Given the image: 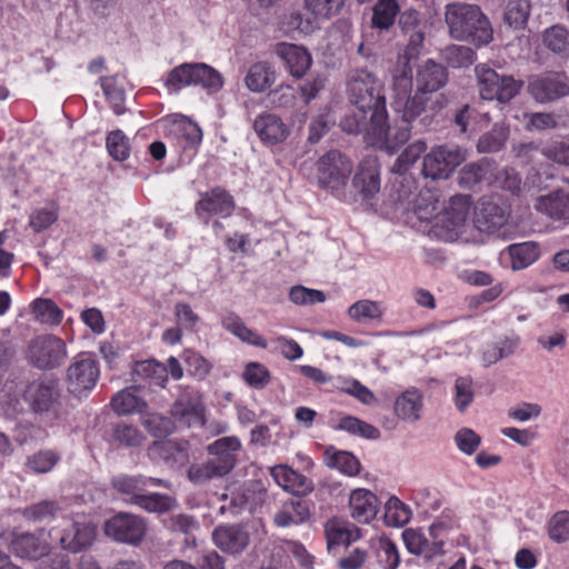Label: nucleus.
<instances>
[{"mask_svg":"<svg viewBox=\"0 0 569 569\" xmlns=\"http://www.w3.org/2000/svg\"><path fill=\"white\" fill-rule=\"evenodd\" d=\"M391 77L390 106L406 123L395 136V140L402 143L409 139V124L427 110L429 97L418 89L412 94V69L407 60L397 62Z\"/></svg>","mask_w":569,"mask_h":569,"instance_id":"obj_1","label":"nucleus"},{"mask_svg":"<svg viewBox=\"0 0 569 569\" xmlns=\"http://www.w3.org/2000/svg\"><path fill=\"white\" fill-rule=\"evenodd\" d=\"M348 94L352 106L371 111L373 132L383 136L388 116L379 79L368 70H355L349 76Z\"/></svg>","mask_w":569,"mask_h":569,"instance_id":"obj_2","label":"nucleus"},{"mask_svg":"<svg viewBox=\"0 0 569 569\" xmlns=\"http://www.w3.org/2000/svg\"><path fill=\"white\" fill-rule=\"evenodd\" d=\"M445 21L450 36L456 40H471L487 44L492 40L489 19L476 4L455 2L446 6Z\"/></svg>","mask_w":569,"mask_h":569,"instance_id":"obj_3","label":"nucleus"},{"mask_svg":"<svg viewBox=\"0 0 569 569\" xmlns=\"http://www.w3.org/2000/svg\"><path fill=\"white\" fill-rule=\"evenodd\" d=\"M475 226L479 232L497 238L547 233L546 220L525 218L523 216H475Z\"/></svg>","mask_w":569,"mask_h":569,"instance_id":"obj_4","label":"nucleus"},{"mask_svg":"<svg viewBox=\"0 0 569 569\" xmlns=\"http://www.w3.org/2000/svg\"><path fill=\"white\" fill-rule=\"evenodd\" d=\"M475 76L480 98L488 101L496 100L501 104L516 98L523 86L522 80L511 74H500L487 63L477 64Z\"/></svg>","mask_w":569,"mask_h":569,"instance_id":"obj_5","label":"nucleus"},{"mask_svg":"<svg viewBox=\"0 0 569 569\" xmlns=\"http://www.w3.org/2000/svg\"><path fill=\"white\" fill-rule=\"evenodd\" d=\"M475 216H409L406 223L431 239L453 241L466 232L469 223L475 226Z\"/></svg>","mask_w":569,"mask_h":569,"instance_id":"obj_6","label":"nucleus"},{"mask_svg":"<svg viewBox=\"0 0 569 569\" xmlns=\"http://www.w3.org/2000/svg\"><path fill=\"white\" fill-rule=\"evenodd\" d=\"M467 159V150L457 144L431 148L422 158L421 173L432 180L448 179Z\"/></svg>","mask_w":569,"mask_h":569,"instance_id":"obj_7","label":"nucleus"},{"mask_svg":"<svg viewBox=\"0 0 569 569\" xmlns=\"http://www.w3.org/2000/svg\"><path fill=\"white\" fill-rule=\"evenodd\" d=\"M62 528L52 532L58 535L60 547L69 552L78 553L90 548L97 538V527L84 516L62 517Z\"/></svg>","mask_w":569,"mask_h":569,"instance_id":"obj_8","label":"nucleus"},{"mask_svg":"<svg viewBox=\"0 0 569 569\" xmlns=\"http://www.w3.org/2000/svg\"><path fill=\"white\" fill-rule=\"evenodd\" d=\"M352 162L337 150H331L317 161V179L320 187L339 192L348 182Z\"/></svg>","mask_w":569,"mask_h":569,"instance_id":"obj_9","label":"nucleus"},{"mask_svg":"<svg viewBox=\"0 0 569 569\" xmlns=\"http://www.w3.org/2000/svg\"><path fill=\"white\" fill-rule=\"evenodd\" d=\"M100 376L97 360L87 353H81L67 370V388L70 393L81 397L91 391Z\"/></svg>","mask_w":569,"mask_h":569,"instance_id":"obj_10","label":"nucleus"},{"mask_svg":"<svg viewBox=\"0 0 569 569\" xmlns=\"http://www.w3.org/2000/svg\"><path fill=\"white\" fill-rule=\"evenodd\" d=\"M174 421L188 428L206 423V406L202 395L192 388H184L171 408Z\"/></svg>","mask_w":569,"mask_h":569,"instance_id":"obj_11","label":"nucleus"},{"mask_svg":"<svg viewBox=\"0 0 569 569\" xmlns=\"http://www.w3.org/2000/svg\"><path fill=\"white\" fill-rule=\"evenodd\" d=\"M0 539L4 541L11 552L21 558L37 560L50 551V543L44 539V531L34 533L2 531Z\"/></svg>","mask_w":569,"mask_h":569,"instance_id":"obj_12","label":"nucleus"},{"mask_svg":"<svg viewBox=\"0 0 569 569\" xmlns=\"http://www.w3.org/2000/svg\"><path fill=\"white\" fill-rule=\"evenodd\" d=\"M29 359L40 369H52L67 357L66 343L58 337L46 335L33 339L29 345Z\"/></svg>","mask_w":569,"mask_h":569,"instance_id":"obj_13","label":"nucleus"},{"mask_svg":"<svg viewBox=\"0 0 569 569\" xmlns=\"http://www.w3.org/2000/svg\"><path fill=\"white\" fill-rule=\"evenodd\" d=\"M147 526L138 516L118 513L106 521L104 533L114 541L138 546L143 540Z\"/></svg>","mask_w":569,"mask_h":569,"instance_id":"obj_14","label":"nucleus"},{"mask_svg":"<svg viewBox=\"0 0 569 569\" xmlns=\"http://www.w3.org/2000/svg\"><path fill=\"white\" fill-rule=\"evenodd\" d=\"M60 390L57 381L44 380L30 383L24 391V400L38 415H57Z\"/></svg>","mask_w":569,"mask_h":569,"instance_id":"obj_15","label":"nucleus"},{"mask_svg":"<svg viewBox=\"0 0 569 569\" xmlns=\"http://www.w3.org/2000/svg\"><path fill=\"white\" fill-rule=\"evenodd\" d=\"M528 90L537 102H552L569 96V78L560 72L539 74L529 81Z\"/></svg>","mask_w":569,"mask_h":569,"instance_id":"obj_16","label":"nucleus"},{"mask_svg":"<svg viewBox=\"0 0 569 569\" xmlns=\"http://www.w3.org/2000/svg\"><path fill=\"white\" fill-rule=\"evenodd\" d=\"M352 188L361 200H371L381 188L380 164L375 157L365 158L352 178Z\"/></svg>","mask_w":569,"mask_h":569,"instance_id":"obj_17","label":"nucleus"},{"mask_svg":"<svg viewBox=\"0 0 569 569\" xmlns=\"http://www.w3.org/2000/svg\"><path fill=\"white\" fill-rule=\"evenodd\" d=\"M448 83L447 68L435 61L426 59L416 67V89L426 96L437 92Z\"/></svg>","mask_w":569,"mask_h":569,"instance_id":"obj_18","label":"nucleus"},{"mask_svg":"<svg viewBox=\"0 0 569 569\" xmlns=\"http://www.w3.org/2000/svg\"><path fill=\"white\" fill-rule=\"evenodd\" d=\"M274 52L284 63L290 76L296 79L305 77L312 64L309 51L295 43L280 42L276 46Z\"/></svg>","mask_w":569,"mask_h":569,"instance_id":"obj_19","label":"nucleus"},{"mask_svg":"<svg viewBox=\"0 0 569 569\" xmlns=\"http://www.w3.org/2000/svg\"><path fill=\"white\" fill-rule=\"evenodd\" d=\"M399 26L408 34L409 40L403 56L399 57L397 62L407 60L410 63V60L419 54V49L425 41V32L419 12L413 9L405 10L400 13Z\"/></svg>","mask_w":569,"mask_h":569,"instance_id":"obj_20","label":"nucleus"},{"mask_svg":"<svg viewBox=\"0 0 569 569\" xmlns=\"http://www.w3.org/2000/svg\"><path fill=\"white\" fill-rule=\"evenodd\" d=\"M340 127L348 133L357 134L365 132L372 138L373 143H387L389 141L390 128L387 123V120L385 121V133L380 137L373 132L371 111L360 110L359 107L353 106V110L341 119Z\"/></svg>","mask_w":569,"mask_h":569,"instance_id":"obj_21","label":"nucleus"},{"mask_svg":"<svg viewBox=\"0 0 569 569\" xmlns=\"http://www.w3.org/2000/svg\"><path fill=\"white\" fill-rule=\"evenodd\" d=\"M254 132L268 146L283 142L290 134V129L283 120L274 113H262L253 122Z\"/></svg>","mask_w":569,"mask_h":569,"instance_id":"obj_22","label":"nucleus"},{"mask_svg":"<svg viewBox=\"0 0 569 569\" xmlns=\"http://www.w3.org/2000/svg\"><path fill=\"white\" fill-rule=\"evenodd\" d=\"M169 136L176 140L177 146L183 151L194 152L202 141L200 127L183 116L172 121L169 128Z\"/></svg>","mask_w":569,"mask_h":569,"instance_id":"obj_23","label":"nucleus"},{"mask_svg":"<svg viewBox=\"0 0 569 569\" xmlns=\"http://www.w3.org/2000/svg\"><path fill=\"white\" fill-rule=\"evenodd\" d=\"M214 545L224 552L240 553L249 545V535L240 526H219L212 532Z\"/></svg>","mask_w":569,"mask_h":569,"instance_id":"obj_24","label":"nucleus"},{"mask_svg":"<svg viewBox=\"0 0 569 569\" xmlns=\"http://www.w3.org/2000/svg\"><path fill=\"white\" fill-rule=\"evenodd\" d=\"M351 517L359 522L368 523L376 518L379 510V500L368 489L358 488L349 497Z\"/></svg>","mask_w":569,"mask_h":569,"instance_id":"obj_25","label":"nucleus"},{"mask_svg":"<svg viewBox=\"0 0 569 569\" xmlns=\"http://www.w3.org/2000/svg\"><path fill=\"white\" fill-rule=\"evenodd\" d=\"M270 473L279 487L292 495L303 496L312 490V482L307 477L286 465L272 467Z\"/></svg>","mask_w":569,"mask_h":569,"instance_id":"obj_26","label":"nucleus"},{"mask_svg":"<svg viewBox=\"0 0 569 569\" xmlns=\"http://www.w3.org/2000/svg\"><path fill=\"white\" fill-rule=\"evenodd\" d=\"M262 493L254 489V485L244 483L238 489L230 492L229 506L222 505L220 512H229L232 516H237L242 511H252L253 508L261 502Z\"/></svg>","mask_w":569,"mask_h":569,"instance_id":"obj_27","label":"nucleus"},{"mask_svg":"<svg viewBox=\"0 0 569 569\" xmlns=\"http://www.w3.org/2000/svg\"><path fill=\"white\" fill-rule=\"evenodd\" d=\"M423 409V396L415 389H408L397 397L393 410L396 416L408 423L420 420Z\"/></svg>","mask_w":569,"mask_h":569,"instance_id":"obj_28","label":"nucleus"},{"mask_svg":"<svg viewBox=\"0 0 569 569\" xmlns=\"http://www.w3.org/2000/svg\"><path fill=\"white\" fill-rule=\"evenodd\" d=\"M236 209L233 197L223 188L216 187L201 194L197 210L207 213L231 212Z\"/></svg>","mask_w":569,"mask_h":569,"instance_id":"obj_29","label":"nucleus"},{"mask_svg":"<svg viewBox=\"0 0 569 569\" xmlns=\"http://www.w3.org/2000/svg\"><path fill=\"white\" fill-rule=\"evenodd\" d=\"M222 327L241 340L250 346L267 348L268 343L258 332L247 327L243 320L234 312H229L221 319Z\"/></svg>","mask_w":569,"mask_h":569,"instance_id":"obj_30","label":"nucleus"},{"mask_svg":"<svg viewBox=\"0 0 569 569\" xmlns=\"http://www.w3.org/2000/svg\"><path fill=\"white\" fill-rule=\"evenodd\" d=\"M326 535L329 548L333 546H348L360 538V530L353 523L332 519L326 525Z\"/></svg>","mask_w":569,"mask_h":569,"instance_id":"obj_31","label":"nucleus"},{"mask_svg":"<svg viewBox=\"0 0 569 569\" xmlns=\"http://www.w3.org/2000/svg\"><path fill=\"white\" fill-rule=\"evenodd\" d=\"M507 250L513 271L523 270L532 266L541 256L540 246L533 241L513 243Z\"/></svg>","mask_w":569,"mask_h":569,"instance_id":"obj_32","label":"nucleus"},{"mask_svg":"<svg viewBox=\"0 0 569 569\" xmlns=\"http://www.w3.org/2000/svg\"><path fill=\"white\" fill-rule=\"evenodd\" d=\"M495 170L493 163L487 159L469 163L459 173L460 184L466 188H471L480 182L491 184Z\"/></svg>","mask_w":569,"mask_h":569,"instance_id":"obj_33","label":"nucleus"},{"mask_svg":"<svg viewBox=\"0 0 569 569\" xmlns=\"http://www.w3.org/2000/svg\"><path fill=\"white\" fill-rule=\"evenodd\" d=\"M309 507L301 499H289L281 509L274 515V523L278 527H289L299 525L309 518Z\"/></svg>","mask_w":569,"mask_h":569,"instance_id":"obj_34","label":"nucleus"},{"mask_svg":"<svg viewBox=\"0 0 569 569\" xmlns=\"http://www.w3.org/2000/svg\"><path fill=\"white\" fill-rule=\"evenodd\" d=\"M276 81V72L268 62L253 63L244 78L247 88L252 92H263Z\"/></svg>","mask_w":569,"mask_h":569,"instance_id":"obj_35","label":"nucleus"},{"mask_svg":"<svg viewBox=\"0 0 569 569\" xmlns=\"http://www.w3.org/2000/svg\"><path fill=\"white\" fill-rule=\"evenodd\" d=\"M240 448L241 442L237 437H223L209 445L208 452L219 467H222L228 460L231 470L236 465V455Z\"/></svg>","mask_w":569,"mask_h":569,"instance_id":"obj_36","label":"nucleus"},{"mask_svg":"<svg viewBox=\"0 0 569 569\" xmlns=\"http://www.w3.org/2000/svg\"><path fill=\"white\" fill-rule=\"evenodd\" d=\"M385 310L382 303L376 300L361 299L348 308V316L358 323L380 322Z\"/></svg>","mask_w":569,"mask_h":569,"instance_id":"obj_37","label":"nucleus"},{"mask_svg":"<svg viewBox=\"0 0 569 569\" xmlns=\"http://www.w3.org/2000/svg\"><path fill=\"white\" fill-rule=\"evenodd\" d=\"M112 487L124 497L127 502L138 505V500L147 491L144 476L119 475L112 479Z\"/></svg>","mask_w":569,"mask_h":569,"instance_id":"obj_38","label":"nucleus"},{"mask_svg":"<svg viewBox=\"0 0 569 569\" xmlns=\"http://www.w3.org/2000/svg\"><path fill=\"white\" fill-rule=\"evenodd\" d=\"M132 376L136 382L150 380L151 383L163 388L168 380V369L156 360H144L133 366Z\"/></svg>","mask_w":569,"mask_h":569,"instance_id":"obj_39","label":"nucleus"},{"mask_svg":"<svg viewBox=\"0 0 569 569\" xmlns=\"http://www.w3.org/2000/svg\"><path fill=\"white\" fill-rule=\"evenodd\" d=\"M111 407L119 416L142 412L144 401L137 395L136 388H127L117 392L111 399Z\"/></svg>","mask_w":569,"mask_h":569,"instance_id":"obj_40","label":"nucleus"},{"mask_svg":"<svg viewBox=\"0 0 569 569\" xmlns=\"http://www.w3.org/2000/svg\"><path fill=\"white\" fill-rule=\"evenodd\" d=\"M325 460L328 467L337 469L343 475L351 477L359 473L360 462L351 452L329 448L326 450Z\"/></svg>","mask_w":569,"mask_h":569,"instance_id":"obj_41","label":"nucleus"},{"mask_svg":"<svg viewBox=\"0 0 569 569\" xmlns=\"http://www.w3.org/2000/svg\"><path fill=\"white\" fill-rule=\"evenodd\" d=\"M164 86L174 92L184 87L196 86V63H182L173 68L168 73Z\"/></svg>","mask_w":569,"mask_h":569,"instance_id":"obj_42","label":"nucleus"},{"mask_svg":"<svg viewBox=\"0 0 569 569\" xmlns=\"http://www.w3.org/2000/svg\"><path fill=\"white\" fill-rule=\"evenodd\" d=\"M426 151L427 143L423 140H416L411 142L399 154L391 168V171L398 174L406 173L422 157L423 153L426 154Z\"/></svg>","mask_w":569,"mask_h":569,"instance_id":"obj_43","label":"nucleus"},{"mask_svg":"<svg viewBox=\"0 0 569 569\" xmlns=\"http://www.w3.org/2000/svg\"><path fill=\"white\" fill-rule=\"evenodd\" d=\"M399 13L396 0H378L372 8V26L380 30H388Z\"/></svg>","mask_w":569,"mask_h":569,"instance_id":"obj_44","label":"nucleus"},{"mask_svg":"<svg viewBox=\"0 0 569 569\" xmlns=\"http://www.w3.org/2000/svg\"><path fill=\"white\" fill-rule=\"evenodd\" d=\"M411 510L397 497H390L385 505V523L389 527L399 528L411 519Z\"/></svg>","mask_w":569,"mask_h":569,"instance_id":"obj_45","label":"nucleus"},{"mask_svg":"<svg viewBox=\"0 0 569 569\" xmlns=\"http://www.w3.org/2000/svg\"><path fill=\"white\" fill-rule=\"evenodd\" d=\"M229 461H224L222 467H219L212 459H209L204 463L193 465L189 469V479L196 483L201 485L214 477H221L230 471Z\"/></svg>","mask_w":569,"mask_h":569,"instance_id":"obj_46","label":"nucleus"},{"mask_svg":"<svg viewBox=\"0 0 569 569\" xmlns=\"http://www.w3.org/2000/svg\"><path fill=\"white\" fill-rule=\"evenodd\" d=\"M61 455L52 449H43L29 456L26 462L27 469L32 473L50 472L60 461Z\"/></svg>","mask_w":569,"mask_h":569,"instance_id":"obj_47","label":"nucleus"},{"mask_svg":"<svg viewBox=\"0 0 569 569\" xmlns=\"http://www.w3.org/2000/svg\"><path fill=\"white\" fill-rule=\"evenodd\" d=\"M336 387L366 406L377 402L375 393L357 379L339 377Z\"/></svg>","mask_w":569,"mask_h":569,"instance_id":"obj_48","label":"nucleus"},{"mask_svg":"<svg viewBox=\"0 0 569 569\" xmlns=\"http://www.w3.org/2000/svg\"><path fill=\"white\" fill-rule=\"evenodd\" d=\"M531 6L529 0H509L505 10V21L515 29L526 27Z\"/></svg>","mask_w":569,"mask_h":569,"instance_id":"obj_49","label":"nucleus"},{"mask_svg":"<svg viewBox=\"0 0 569 569\" xmlns=\"http://www.w3.org/2000/svg\"><path fill=\"white\" fill-rule=\"evenodd\" d=\"M23 517L30 521H44L62 515V508L52 500H43L33 503L22 511Z\"/></svg>","mask_w":569,"mask_h":569,"instance_id":"obj_50","label":"nucleus"},{"mask_svg":"<svg viewBox=\"0 0 569 569\" xmlns=\"http://www.w3.org/2000/svg\"><path fill=\"white\" fill-rule=\"evenodd\" d=\"M337 429L347 431L355 436H360L365 439L373 440L380 437V431L375 426L353 416L342 417L337 425Z\"/></svg>","mask_w":569,"mask_h":569,"instance_id":"obj_51","label":"nucleus"},{"mask_svg":"<svg viewBox=\"0 0 569 569\" xmlns=\"http://www.w3.org/2000/svg\"><path fill=\"white\" fill-rule=\"evenodd\" d=\"M542 42L552 52H567L569 50V31L562 24H555L545 30Z\"/></svg>","mask_w":569,"mask_h":569,"instance_id":"obj_52","label":"nucleus"},{"mask_svg":"<svg viewBox=\"0 0 569 569\" xmlns=\"http://www.w3.org/2000/svg\"><path fill=\"white\" fill-rule=\"evenodd\" d=\"M508 128L502 123H497L493 126L491 131L481 136L477 143V149L479 152H497L499 151L507 138H508Z\"/></svg>","mask_w":569,"mask_h":569,"instance_id":"obj_53","label":"nucleus"},{"mask_svg":"<svg viewBox=\"0 0 569 569\" xmlns=\"http://www.w3.org/2000/svg\"><path fill=\"white\" fill-rule=\"evenodd\" d=\"M100 86L104 96L112 104L114 113L118 116L124 113V91L122 86L118 83V78L116 76L102 77L100 78Z\"/></svg>","mask_w":569,"mask_h":569,"instance_id":"obj_54","label":"nucleus"},{"mask_svg":"<svg viewBox=\"0 0 569 569\" xmlns=\"http://www.w3.org/2000/svg\"><path fill=\"white\" fill-rule=\"evenodd\" d=\"M442 57L448 66L455 69L467 68L476 60V53L471 48L457 44L447 47L442 52Z\"/></svg>","mask_w":569,"mask_h":569,"instance_id":"obj_55","label":"nucleus"},{"mask_svg":"<svg viewBox=\"0 0 569 569\" xmlns=\"http://www.w3.org/2000/svg\"><path fill=\"white\" fill-rule=\"evenodd\" d=\"M196 86L210 92L219 91L223 86L222 76L207 63L196 62Z\"/></svg>","mask_w":569,"mask_h":569,"instance_id":"obj_56","label":"nucleus"},{"mask_svg":"<svg viewBox=\"0 0 569 569\" xmlns=\"http://www.w3.org/2000/svg\"><path fill=\"white\" fill-rule=\"evenodd\" d=\"M196 86L210 92L219 91L223 86L222 76L207 63L196 62Z\"/></svg>","mask_w":569,"mask_h":569,"instance_id":"obj_57","label":"nucleus"},{"mask_svg":"<svg viewBox=\"0 0 569 569\" xmlns=\"http://www.w3.org/2000/svg\"><path fill=\"white\" fill-rule=\"evenodd\" d=\"M535 208L545 213H568L569 197L562 191H553L537 200Z\"/></svg>","mask_w":569,"mask_h":569,"instance_id":"obj_58","label":"nucleus"},{"mask_svg":"<svg viewBox=\"0 0 569 569\" xmlns=\"http://www.w3.org/2000/svg\"><path fill=\"white\" fill-rule=\"evenodd\" d=\"M152 451L159 453L164 460L171 462L172 466H182L188 461L186 448L172 440L154 442Z\"/></svg>","mask_w":569,"mask_h":569,"instance_id":"obj_59","label":"nucleus"},{"mask_svg":"<svg viewBox=\"0 0 569 569\" xmlns=\"http://www.w3.org/2000/svg\"><path fill=\"white\" fill-rule=\"evenodd\" d=\"M176 499L160 493H143L138 500V507L148 512H167L176 507Z\"/></svg>","mask_w":569,"mask_h":569,"instance_id":"obj_60","label":"nucleus"},{"mask_svg":"<svg viewBox=\"0 0 569 569\" xmlns=\"http://www.w3.org/2000/svg\"><path fill=\"white\" fill-rule=\"evenodd\" d=\"M345 4V0H305L306 9L319 19H330L338 14Z\"/></svg>","mask_w":569,"mask_h":569,"instance_id":"obj_61","label":"nucleus"},{"mask_svg":"<svg viewBox=\"0 0 569 569\" xmlns=\"http://www.w3.org/2000/svg\"><path fill=\"white\" fill-rule=\"evenodd\" d=\"M289 300L297 306H312L325 302L326 295L321 290L297 284L290 288Z\"/></svg>","mask_w":569,"mask_h":569,"instance_id":"obj_62","label":"nucleus"},{"mask_svg":"<svg viewBox=\"0 0 569 569\" xmlns=\"http://www.w3.org/2000/svg\"><path fill=\"white\" fill-rule=\"evenodd\" d=\"M34 317L42 323L57 325L61 321V311L48 299H37L32 303Z\"/></svg>","mask_w":569,"mask_h":569,"instance_id":"obj_63","label":"nucleus"},{"mask_svg":"<svg viewBox=\"0 0 569 569\" xmlns=\"http://www.w3.org/2000/svg\"><path fill=\"white\" fill-rule=\"evenodd\" d=\"M548 536L558 543L569 539V511H559L548 521Z\"/></svg>","mask_w":569,"mask_h":569,"instance_id":"obj_64","label":"nucleus"}]
</instances>
